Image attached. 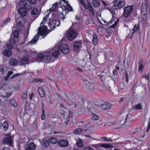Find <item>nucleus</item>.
<instances>
[{
  "instance_id": "1",
  "label": "nucleus",
  "mask_w": 150,
  "mask_h": 150,
  "mask_svg": "<svg viewBox=\"0 0 150 150\" xmlns=\"http://www.w3.org/2000/svg\"><path fill=\"white\" fill-rule=\"evenodd\" d=\"M45 20L46 18L44 17L43 19V21L41 23L40 27L38 29V33L34 36V38L27 44V45L30 44L31 45L36 44L39 38L40 35L39 34L40 33V35L42 36H44L43 38H44L47 34L49 33L51 30L54 29V27L53 26H54L55 23V20H52L49 23V26L50 28V30H47V26L44 25L43 22L44 21H45Z\"/></svg>"
},
{
  "instance_id": "2",
  "label": "nucleus",
  "mask_w": 150,
  "mask_h": 150,
  "mask_svg": "<svg viewBox=\"0 0 150 150\" xmlns=\"http://www.w3.org/2000/svg\"><path fill=\"white\" fill-rule=\"evenodd\" d=\"M20 8L18 11L19 14L23 17L25 16L27 12L31 8V6L28 4L25 0H22L19 3Z\"/></svg>"
},
{
  "instance_id": "3",
  "label": "nucleus",
  "mask_w": 150,
  "mask_h": 150,
  "mask_svg": "<svg viewBox=\"0 0 150 150\" xmlns=\"http://www.w3.org/2000/svg\"><path fill=\"white\" fill-rule=\"evenodd\" d=\"M59 56V53L58 50H56L55 48L51 49L49 51H47V54L45 55V60L47 63H50L52 62L53 60L52 59V57L54 58H57Z\"/></svg>"
},
{
  "instance_id": "4",
  "label": "nucleus",
  "mask_w": 150,
  "mask_h": 150,
  "mask_svg": "<svg viewBox=\"0 0 150 150\" xmlns=\"http://www.w3.org/2000/svg\"><path fill=\"white\" fill-rule=\"evenodd\" d=\"M148 4V0H144L141 7V13L144 16V18H147V8Z\"/></svg>"
},
{
  "instance_id": "5",
  "label": "nucleus",
  "mask_w": 150,
  "mask_h": 150,
  "mask_svg": "<svg viewBox=\"0 0 150 150\" xmlns=\"http://www.w3.org/2000/svg\"><path fill=\"white\" fill-rule=\"evenodd\" d=\"M133 9L132 6H126L124 9L123 15L125 18L130 16Z\"/></svg>"
},
{
  "instance_id": "6",
  "label": "nucleus",
  "mask_w": 150,
  "mask_h": 150,
  "mask_svg": "<svg viewBox=\"0 0 150 150\" xmlns=\"http://www.w3.org/2000/svg\"><path fill=\"white\" fill-rule=\"evenodd\" d=\"M82 87L85 90H92L94 88L93 86L87 80L83 79Z\"/></svg>"
},
{
  "instance_id": "7",
  "label": "nucleus",
  "mask_w": 150,
  "mask_h": 150,
  "mask_svg": "<svg viewBox=\"0 0 150 150\" xmlns=\"http://www.w3.org/2000/svg\"><path fill=\"white\" fill-rule=\"evenodd\" d=\"M114 6L113 8L118 9H120L125 4L124 0H116L113 2Z\"/></svg>"
},
{
  "instance_id": "8",
  "label": "nucleus",
  "mask_w": 150,
  "mask_h": 150,
  "mask_svg": "<svg viewBox=\"0 0 150 150\" xmlns=\"http://www.w3.org/2000/svg\"><path fill=\"white\" fill-rule=\"evenodd\" d=\"M67 36L70 40H72L76 36V32L74 30L69 29L67 33Z\"/></svg>"
},
{
  "instance_id": "9",
  "label": "nucleus",
  "mask_w": 150,
  "mask_h": 150,
  "mask_svg": "<svg viewBox=\"0 0 150 150\" xmlns=\"http://www.w3.org/2000/svg\"><path fill=\"white\" fill-rule=\"evenodd\" d=\"M59 50L64 54H67L69 52V50L68 45L66 44H64L59 46Z\"/></svg>"
},
{
  "instance_id": "10",
  "label": "nucleus",
  "mask_w": 150,
  "mask_h": 150,
  "mask_svg": "<svg viewBox=\"0 0 150 150\" xmlns=\"http://www.w3.org/2000/svg\"><path fill=\"white\" fill-rule=\"evenodd\" d=\"M3 143L4 144H8L11 146L12 143V140L11 136L10 135H6L3 140Z\"/></svg>"
},
{
  "instance_id": "11",
  "label": "nucleus",
  "mask_w": 150,
  "mask_h": 150,
  "mask_svg": "<svg viewBox=\"0 0 150 150\" xmlns=\"http://www.w3.org/2000/svg\"><path fill=\"white\" fill-rule=\"evenodd\" d=\"M16 23L17 28L19 26L22 27L23 26L25 23V20L24 18L22 16H19L17 18Z\"/></svg>"
},
{
  "instance_id": "12",
  "label": "nucleus",
  "mask_w": 150,
  "mask_h": 150,
  "mask_svg": "<svg viewBox=\"0 0 150 150\" xmlns=\"http://www.w3.org/2000/svg\"><path fill=\"white\" fill-rule=\"evenodd\" d=\"M96 147H103L106 149H110L112 148L114 146L110 144H97L95 145Z\"/></svg>"
},
{
  "instance_id": "13",
  "label": "nucleus",
  "mask_w": 150,
  "mask_h": 150,
  "mask_svg": "<svg viewBox=\"0 0 150 150\" xmlns=\"http://www.w3.org/2000/svg\"><path fill=\"white\" fill-rule=\"evenodd\" d=\"M100 105L101 108L103 110L109 109L111 107V104L108 102H103Z\"/></svg>"
},
{
  "instance_id": "14",
  "label": "nucleus",
  "mask_w": 150,
  "mask_h": 150,
  "mask_svg": "<svg viewBox=\"0 0 150 150\" xmlns=\"http://www.w3.org/2000/svg\"><path fill=\"white\" fill-rule=\"evenodd\" d=\"M58 144L62 147H65L68 146L69 142L65 140L62 139L58 142Z\"/></svg>"
},
{
  "instance_id": "15",
  "label": "nucleus",
  "mask_w": 150,
  "mask_h": 150,
  "mask_svg": "<svg viewBox=\"0 0 150 150\" xmlns=\"http://www.w3.org/2000/svg\"><path fill=\"white\" fill-rule=\"evenodd\" d=\"M15 40L13 38L11 37L10 39L9 43L7 45V47L9 49H12L15 45Z\"/></svg>"
},
{
  "instance_id": "16",
  "label": "nucleus",
  "mask_w": 150,
  "mask_h": 150,
  "mask_svg": "<svg viewBox=\"0 0 150 150\" xmlns=\"http://www.w3.org/2000/svg\"><path fill=\"white\" fill-rule=\"evenodd\" d=\"M31 14L32 17L35 18H37L39 15L38 9L36 8H34L31 11Z\"/></svg>"
},
{
  "instance_id": "17",
  "label": "nucleus",
  "mask_w": 150,
  "mask_h": 150,
  "mask_svg": "<svg viewBox=\"0 0 150 150\" xmlns=\"http://www.w3.org/2000/svg\"><path fill=\"white\" fill-rule=\"evenodd\" d=\"M29 63V60L26 57H24L22 58L20 62L21 65H25L26 64H28Z\"/></svg>"
},
{
  "instance_id": "18",
  "label": "nucleus",
  "mask_w": 150,
  "mask_h": 150,
  "mask_svg": "<svg viewBox=\"0 0 150 150\" xmlns=\"http://www.w3.org/2000/svg\"><path fill=\"white\" fill-rule=\"evenodd\" d=\"M82 6L85 9L88 10L90 11L91 12L92 14H93L94 13V11L92 6H89L86 2L84 3Z\"/></svg>"
},
{
  "instance_id": "19",
  "label": "nucleus",
  "mask_w": 150,
  "mask_h": 150,
  "mask_svg": "<svg viewBox=\"0 0 150 150\" xmlns=\"http://www.w3.org/2000/svg\"><path fill=\"white\" fill-rule=\"evenodd\" d=\"M18 62V60L14 58H10L8 62L9 64L11 66L16 65Z\"/></svg>"
},
{
  "instance_id": "20",
  "label": "nucleus",
  "mask_w": 150,
  "mask_h": 150,
  "mask_svg": "<svg viewBox=\"0 0 150 150\" xmlns=\"http://www.w3.org/2000/svg\"><path fill=\"white\" fill-rule=\"evenodd\" d=\"M81 47V44L80 42H76L74 44V49L75 51H79Z\"/></svg>"
},
{
  "instance_id": "21",
  "label": "nucleus",
  "mask_w": 150,
  "mask_h": 150,
  "mask_svg": "<svg viewBox=\"0 0 150 150\" xmlns=\"http://www.w3.org/2000/svg\"><path fill=\"white\" fill-rule=\"evenodd\" d=\"M3 54L4 56L9 57L12 56V52L10 50H6L3 51Z\"/></svg>"
},
{
  "instance_id": "22",
  "label": "nucleus",
  "mask_w": 150,
  "mask_h": 150,
  "mask_svg": "<svg viewBox=\"0 0 150 150\" xmlns=\"http://www.w3.org/2000/svg\"><path fill=\"white\" fill-rule=\"evenodd\" d=\"M125 110L127 112V113L126 115V117L125 118V120L127 122H130L131 121H132V120L131 119V120H130V117H131V116L130 115H129L128 113L129 112V111L127 107L125 108Z\"/></svg>"
},
{
  "instance_id": "23",
  "label": "nucleus",
  "mask_w": 150,
  "mask_h": 150,
  "mask_svg": "<svg viewBox=\"0 0 150 150\" xmlns=\"http://www.w3.org/2000/svg\"><path fill=\"white\" fill-rule=\"evenodd\" d=\"M47 54V51L45 53V55H43V54H40L38 55L37 58V61L41 62L42 60L44 59L45 61V55Z\"/></svg>"
},
{
  "instance_id": "24",
  "label": "nucleus",
  "mask_w": 150,
  "mask_h": 150,
  "mask_svg": "<svg viewBox=\"0 0 150 150\" xmlns=\"http://www.w3.org/2000/svg\"><path fill=\"white\" fill-rule=\"evenodd\" d=\"M92 36L93 37L92 40V43L95 45H96L97 44L98 42L97 36L95 34H93Z\"/></svg>"
},
{
  "instance_id": "25",
  "label": "nucleus",
  "mask_w": 150,
  "mask_h": 150,
  "mask_svg": "<svg viewBox=\"0 0 150 150\" xmlns=\"http://www.w3.org/2000/svg\"><path fill=\"white\" fill-rule=\"evenodd\" d=\"M38 91L41 97L43 98L45 97V93L42 88L39 87L38 88Z\"/></svg>"
},
{
  "instance_id": "26",
  "label": "nucleus",
  "mask_w": 150,
  "mask_h": 150,
  "mask_svg": "<svg viewBox=\"0 0 150 150\" xmlns=\"http://www.w3.org/2000/svg\"><path fill=\"white\" fill-rule=\"evenodd\" d=\"M107 73L108 74L109 73V72L108 71L107 72H105V74L104 71L101 73V74L100 75V76L101 81H104L105 78V76H106Z\"/></svg>"
},
{
  "instance_id": "27",
  "label": "nucleus",
  "mask_w": 150,
  "mask_h": 150,
  "mask_svg": "<svg viewBox=\"0 0 150 150\" xmlns=\"http://www.w3.org/2000/svg\"><path fill=\"white\" fill-rule=\"evenodd\" d=\"M4 130V131H6L8 128V123L6 121L4 122L2 124Z\"/></svg>"
},
{
  "instance_id": "28",
  "label": "nucleus",
  "mask_w": 150,
  "mask_h": 150,
  "mask_svg": "<svg viewBox=\"0 0 150 150\" xmlns=\"http://www.w3.org/2000/svg\"><path fill=\"white\" fill-rule=\"evenodd\" d=\"M139 66L138 71L141 72L142 71L143 68V64L142 61L140 60L139 62Z\"/></svg>"
},
{
  "instance_id": "29",
  "label": "nucleus",
  "mask_w": 150,
  "mask_h": 150,
  "mask_svg": "<svg viewBox=\"0 0 150 150\" xmlns=\"http://www.w3.org/2000/svg\"><path fill=\"white\" fill-rule=\"evenodd\" d=\"M49 142L53 144H55L58 143L57 140L55 137H52L49 138L48 139Z\"/></svg>"
},
{
  "instance_id": "30",
  "label": "nucleus",
  "mask_w": 150,
  "mask_h": 150,
  "mask_svg": "<svg viewBox=\"0 0 150 150\" xmlns=\"http://www.w3.org/2000/svg\"><path fill=\"white\" fill-rule=\"evenodd\" d=\"M63 4L62 5L63 6L62 7V9L63 10V11H64L65 10V9L67 8L68 6V5L69 4V2L68 1H66L65 0V1L64 2H63Z\"/></svg>"
},
{
  "instance_id": "31",
  "label": "nucleus",
  "mask_w": 150,
  "mask_h": 150,
  "mask_svg": "<svg viewBox=\"0 0 150 150\" xmlns=\"http://www.w3.org/2000/svg\"><path fill=\"white\" fill-rule=\"evenodd\" d=\"M28 147L30 148L32 150H34L36 148V146L33 142H31L29 143Z\"/></svg>"
},
{
  "instance_id": "32",
  "label": "nucleus",
  "mask_w": 150,
  "mask_h": 150,
  "mask_svg": "<svg viewBox=\"0 0 150 150\" xmlns=\"http://www.w3.org/2000/svg\"><path fill=\"white\" fill-rule=\"evenodd\" d=\"M133 108L134 109L137 110H142V104L141 103H138L136 105H135L133 107Z\"/></svg>"
},
{
  "instance_id": "33",
  "label": "nucleus",
  "mask_w": 150,
  "mask_h": 150,
  "mask_svg": "<svg viewBox=\"0 0 150 150\" xmlns=\"http://www.w3.org/2000/svg\"><path fill=\"white\" fill-rule=\"evenodd\" d=\"M92 4L95 7H97L100 5V2L97 0H95L92 1Z\"/></svg>"
},
{
  "instance_id": "34",
  "label": "nucleus",
  "mask_w": 150,
  "mask_h": 150,
  "mask_svg": "<svg viewBox=\"0 0 150 150\" xmlns=\"http://www.w3.org/2000/svg\"><path fill=\"white\" fill-rule=\"evenodd\" d=\"M73 11L72 7L69 4L68 5V7L64 11H65V13H68L69 11Z\"/></svg>"
},
{
  "instance_id": "35",
  "label": "nucleus",
  "mask_w": 150,
  "mask_h": 150,
  "mask_svg": "<svg viewBox=\"0 0 150 150\" xmlns=\"http://www.w3.org/2000/svg\"><path fill=\"white\" fill-rule=\"evenodd\" d=\"M58 2H56L52 6V8L50 9L51 11H54L55 9L57 8H59L58 5Z\"/></svg>"
},
{
  "instance_id": "36",
  "label": "nucleus",
  "mask_w": 150,
  "mask_h": 150,
  "mask_svg": "<svg viewBox=\"0 0 150 150\" xmlns=\"http://www.w3.org/2000/svg\"><path fill=\"white\" fill-rule=\"evenodd\" d=\"M76 144L77 146L79 147H82L83 146L82 141L81 139L78 140L77 141Z\"/></svg>"
},
{
  "instance_id": "37",
  "label": "nucleus",
  "mask_w": 150,
  "mask_h": 150,
  "mask_svg": "<svg viewBox=\"0 0 150 150\" xmlns=\"http://www.w3.org/2000/svg\"><path fill=\"white\" fill-rule=\"evenodd\" d=\"M42 145L45 147L47 148L49 146V143L46 140H44L42 142Z\"/></svg>"
},
{
  "instance_id": "38",
  "label": "nucleus",
  "mask_w": 150,
  "mask_h": 150,
  "mask_svg": "<svg viewBox=\"0 0 150 150\" xmlns=\"http://www.w3.org/2000/svg\"><path fill=\"white\" fill-rule=\"evenodd\" d=\"M68 105L71 106L72 107H76L77 106L76 103L74 100H72L71 101V103L70 104H68Z\"/></svg>"
},
{
  "instance_id": "39",
  "label": "nucleus",
  "mask_w": 150,
  "mask_h": 150,
  "mask_svg": "<svg viewBox=\"0 0 150 150\" xmlns=\"http://www.w3.org/2000/svg\"><path fill=\"white\" fill-rule=\"evenodd\" d=\"M43 79L40 78H34L32 81V83L41 82Z\"/></svg>"
},
{
  "instance_id": "40",
  "label": "nucleus",
  "mask_w": 150,
  "mask_h": 150,
  "mask_svg": "<svg viewBox=\"0 0 150 150\" xmlns=\"http://www.w3.org/2000/svg\"><path fill=\"white\" fill-rule=\"evenodd\" d=\"M92 118L93 120H97L98 119L99 117L97 115L93 113L92 114Z\"/></svg>"
},
{
  "instance_id": "41",
  "label": "nucleus",
  "mask_w": 150,
  "mask_h": 150,
  "mask_svg": "<svg viewBox=\"0 0 150 150\" xmlns=\"http://www.w3.org/2000/svg\"><path fill=\"white\" fill-rule=\"evenodd\" d=\"M82 132L81 129L80 128H77L74 131V133L76 134H79Z\"/></svg>"
},
{
  "instance_id": "42",
  "label": "nucleus",
  "mask_w": 150,
  "mask_h": 150,
  "mask_svg": "<svg viewBox=\"0 0 150 150\" xmlns=\"http://www.w3.org/2000/svg\"><path fill=\"white\" fill-rule=\"evenodd\" d=\"M101 139H103L105 142H112V140L111 139L107 138L105 137H101L100 138Z\"/></svg>"
},
{
  "instance_id": "43",
  "label": "nucleus",
  "mask_w": 150,
  "mask_h": 150,
  "mask_svg": "<svg viewBox=\"0 0 150 150\" xmlns=\"http://www.w3.org/2000/svg\"><path fill=\"white\" fill-rule=\"evenodd\" d=\"M139 25H134V27L133 29V31L134 33L137 30L139 29Z\"/></svg>"
},
{
  "instance_id": "44",
  "label": "nucleus",
  "mask_w": 150,
  "mask_h": 150,
  "mask_svg": "<svg viewBox=\"0 0 150 150\" xmlns=\"http://www.w3.org/2000/svg\"><path fill=\"white\" fill-rule=\"evenodd\" d=\"M19 32L17 30H14L13 33L14 37L15 38H17L18 37L19 35Z\"/></svg>"
},
{
  "instance_id": "45",
  "label": "nucleus",
  "mask_w": 150,
  "mask_h": 150,
  "mask_svg": "<svg viewBox=\"0 0 150 150\" xmlns=\"http://www.w3.org/2000/svg\"><path fill=\"white\" fill-rule=\"evenodd\" d=\"M11 19L10 18H7L3 22V24L4 25L6 24L10 21Z\"/></svg>"
},
{
  "instance_id": "46",
  "label": "nucleus",
  "mask_w": 150,
  "mask_h": 150,
  "mask_svg": "<svg viewBox=\"0 0 150 150\" xmlns=\"http://www.w3.org/2000/svg\"><path fill=\"white\" fill-rule=\"evenodd\" d=\"M60 24V22L59 21H57L55 20V24L54 25V29L56 27L58 26L59 25V24Z\"/></svg>"
},
{
  "instance_id": "47",
  "label": "nucleus",
  "mask_w": 150,
  "mask_h": 150,
  "mask_svg": "<svg viewBox=\"0 0 150 150\" xmlns=\"http://www.w3.org/2000/svg\"><path fill=\"white\" fill-rule=\"evenodd\" d=\"M127 122L126 121V120H125V118H122V119H121L120 121V125H123L126 123H127Z\"/></svg>"
},
{
  "instance_id": "48",
  "label": "nucleus",
  "mask_w": 150,
  "mask_h": 150,
  "mask_svg": "<svg viewBox=\"0 0 150 150\" xmlns=\"http://www.w3.org/2000/svg\"><path fill=\"white\" fill-rule=\"evenodd\" d=\"M65 1V0H61L60 1H59L58 2L59 3L58 5L59 8H62V7L63 6L62 5L63 4V2Z\"/></svg>"
},
{
  "instance_id": "49",
  "label": "nucleus",
  "mask_w": 150,
  "mask_h": 150,
  "mask_svg": "<svg viewBox=\"0 0 150 150\" xmlns=\"http://www.w3.org/2000/svg\"><path fill=\"white\" fill-rule=\"evenodd\" d=\"M54 96L56 98L58 99H60L61 98L60 96L57 93H54Z\"/></svg>"
},
{
  "instance_id": "50",
  "label": "nucleus",
  "mask_w": 150,
  "mask_h": 150,
  "mask_svg": "<svg viewBox=\"0 0 150 150\" xmlns=\"http://www.w3.org/2000/svg\"><path fill=\"white\" fill-rule=\"evenodd\" d=\"M27 96V93L23 94L21 95V97L23 100L25 99Z\"/></svg>"
},
{
  "instance_id": "51",
  "label": "nucleus",
  "mask_w": 150,
  "mask_h": 150,
  "mask_svg": "<svg viewBox=\"0 0 150 150\" xmlns=\"http://www.w3.org/2000/svg\"><path fill=\"white\" fill-rule=\"evenodd\" d=\"M28 2L31 4H35L36 1V0H26Z\"/></svg>"
},
{
  "instance_id": "52",
  "label": "nucleus",
  "mask_w": 150,
  "mask_h": 150,
  "mask_svg": "<svg viewBox=\"0 0 150 150\" xmlns=\"http://www.w3.org/2000/svg\"><path fill=\"white\" fill-rule=\"evenodd\" d=\"M69 120L68 119H67L66 122H64L63 124V125L64 127H66L68 124H69Z\"/></svg>"
},
{
  "instance_id": "53",
  "label": "nucleus",
  "mask_w": 150,
  "mask_h": 150,
  "mask_svg": "<svg viewBox=\"0 0 150 150\" xmlns=\"http://www.w3.org/2000/svg\"><path fill=\"white\" fill-rule=\"evenodd\" d=\"M19 75V74H17L13 75L11 77V79H13L15 78L18 77Z\"/></svg>"
},
{
  "instance_id": "54",
  "label": "nucleus",
  "mask_w": 150,
  "mask_h": 150,
  "mask_svg": "<svg viewBox=\"0 0 150 150\" xmlns=\"http://www.w3.org/2000/svg\"><path fill=\"white\" fill-rule=\"evenodd\" d=\"M29 34V30H26V31L25 32V35L24 38L25 39L27 38Z\"/></svg>"
},
{
  "instance_id": "55",
  "label": "nucleus",
  "mask_w": 150,
  "mask_h": 150,
  "mask_svg": "<svg viewBox=\"0 0 150 150\" xmlns=\"http://www.w3.org/2000/svg\"><path fill=\"white\" fill-rule=\"evenodd\" d=\"M11 103L14 106H16L17 105V104L16 103V102L14 100H12L11 102Z\"/></svg>"
},
{
  "instance_id": "56",
  "label": "nucleus",
  "mask_w": 150,
  "mask_h": 150,
  "mask_svg": "<svg viewBox=\"0 0 150 150\" xmlns=\"http://www.w3.org/2000/svg\"><path fill=\"white\" fill-rule=\"evenodd\" d=\"M134 32H131V33H130L128 36V38H132V36L134 34Z\"/></svg>"
},
{
  "instance_id": "57",
  "label": "nucleus",
  "mask_w": 150,
  "mask_h": 150,
  "mask_svg": "<svg viewBox=\"0 0 150 150\" xmlns=\"http://www.w3.org/2000/svg\"><path fill=\"white\" fill-rule=\"evenodd\" d=\"M42 115L41 117V119L42 120H44L45 119V116L44 113V110H43L42 111Z\"/></svg>"
},
{
  "instance_id": "58",
  "label": "nucleus",
  "mask_w": 150,
  "mask_h": 150,
  "mask_svg": "<svg viewBox=\"0 0 150 150\" xmlns=\"http://www.w3.org/2000/svg\"><path fill=\"white\" fill-rule=\"evenodd\" d=\"M118 21V19H117V21L115 22L114 24H113V25H112L111 27L112 28H115V26L117 25V24Z\"/></svg>"
},
{
  "instance_id": "59",
  "label": "nucleus",
  "mask_w": 150,
  "mask_h": 150,
  "mask_svg": "<svg viewBox=\"0 0 150 150\" xmlns=\"http://www.w3.org/2000/svg\"><path fill=\"white\" fill-rule=\"evenodd\" d=\"M149 123L148 124V127L147 128V130H146V132H149V129L150 128V117L149 118Z\"/></svg>"
},
{
  "instance_id": "60",
  "label": "nucleus",
  "mask_w": 150,
  "mask_h": 150,
  "mask_svg": "<svg viewBox=\"0 0 150 150\" xmlns=\"http://www.w3.org/2000/svg\"><path fill=\"white\" fill-rule=\"evenodd\" d=\"M125 79L127 83H128V74L127 73L125 74Z\"/></svg>"
},
{
  "instance_id": "61",
  "label": "nucleus",
  "mask_w": 150,
  "mask_h": 150,
  "mask_svg": "<svg viewBox=\"0 0 150 150\" xmlns=\"http://www.w3.org/2000/svg\"><path fill=\"white\" fill-rule=\"evenodd\" d=\"M84 150H93V148H91L90 147H88L84 148Z\"/></svg>"
},
{
  "instance_id": "62",
  "label": "nucleus",
  "mask_w": 150,
  "mask_h": 150,
  "mask_svg": "<svg viewBox=\"0 0 150 150\" xmlns=\"http://www.w3.org/2000/svg\"><path fill=\"white\" fill-rule=\"evenodd\" d=\"M64 95L68 99H69V100H71V98H70V96H69L70 94H68L67 95L66 93H65L64 94Z\"/></svg>"
},
{
  "instance_id": "63",
  "label": "nucleus",
  "mask_w": 150,
  "mask_h": 150,
  "mask_svg": "<svg viewBox=\"0 0 150 150\" xmlns=\"http://www.w3.org/2000/svg\"><path fill=\"white\" fill-rule=\"evenodd\" d=\"M76 71H78L80 73H82L83 71L82 69L80 68H78L76 69Z\"/></svg>"
},
{
  "instance_id": "64",
  "label": "nucleus",
  "mask_w": 150,
  "mask_h": 150,
  "mask_svg": "<svg viewBox=\"0 0 150 150\" xmlns=\"http://www.w3.org/2000/svg\"><path fill=\"white\" fill-rule=\"evenodd\" d=\"M2 150H10L8 147H4L3 148Z\"/></svg>"
}]
</instances>
